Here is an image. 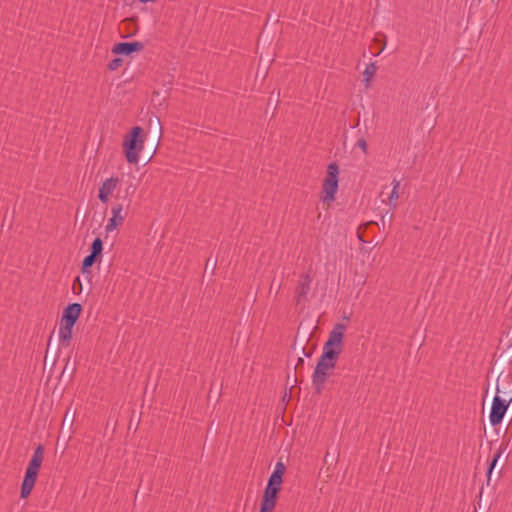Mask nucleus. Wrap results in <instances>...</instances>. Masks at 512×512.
Here are the masks:
<instances>
[{
    "mask_svg": "<svg viewBox=\"0 0 512 512\" xmlns=\"http://www.w3.org/2000/svg\"><path fill=\"white\" fill-rule=\"evenodd\" d=\"M125 219V213L123 205L117 203L111 208V217L108 219V222L105 226V231L107 233L113 232L119 226H121Z\"/></svg>",
    "mask_w": 512,
    "mask_h": 512,
    "instance_id": "8",
    "label": "nucleus"
},
{
    "mask_svg": "<svg viewBox=\"0 0 512 512\" xmlns=\"http://www.w3.org/2000/svg\"><path fill=\"white\" fill-rule=\"evenodd\" d=\"M339 183V167L331 162L326 169V175L322 183L321 200L323 203H332L336 199Z\"/></svg>",
    "mask_w": 512,
    "mask_h": 512,
    "instance_id": "4",
    "label": "nucleus"
},
{
    "mask_svg": "<svg viewBox=\"0 0 512 512\" xmlns=\"http://www.w3.org/2000/svg\"><path fill=\"white\" fill-rule=\"evenodd\" d=\"M345 331V324H335L329 333L327 341L324 343L322 354L312 374V383L318 392L323 389L325 382L332 375L336 367L339 356L343 351Z\"/></svg>",
    "mask_w": 512,
    "mask_h": 512,
    "instance_id": "1",
    "label": "nucleus"
},
{
    "mask_svg": "<svg viewBox=\"0 0 512 512\" xmlns=\"http://www.w3.org/2000/svg\"><path fill=\"white\" fill-rule=\"evenodd\" d=\"M356 146L360 148L364 153H367V142L364 138L358 139Z\"/></svg>",
    "mask_w": 512,
    "mask_h": 512,
    "instance_id": "19",
    "label": "nucleus"
},
{
    "mask_svg": "<svg viewBox=\"0 0 512 512\" xmlns=\"http://www.w3.org/2000/svg\"><path fill=\"white\" fill-rule=\"evenodd\" d=\"M136 190H137L136 184H133V183L128 184L124 190L123 198L130 200L134 196Z\"/></svg>",
    "mask_w": 512,
    "mask_h": 512,
    "instance_id": "17",
    "label": "nucleus"
},
{
    "mask_svg": "<svg viewBox=\"0 0 512 512\" xmlns=\"http://www.w3.org/2000/svg\"><path fill=\"white\" fill-rule=\"evenodd\" d=\"M102 250H103V242L99 237H97L92 242L90 254H92L93 256H95L97 258L101 255Z\"/></svg>",
    "mask_w": 512,
    "mask_h": 512,
    "instance_id": "15",
    "label": "nucleus"
},
{
    "mask_svg": "<svg viewBox=\"0 0 512 512\" xmlns=\"http://www.w3.org/2000/svg\"><path fill=\"white\" fill-rule=\"evenodd\" d=\"M80 313H81V305L80 304H78V303L70 304L65 308L61 322L74 326L77 319L79 318Z\"/></svg>",
    "mask_w": 512,
    "mask_h": 512,
    "instance_id": "11",
    "label": "nucleus"
},
{
    "mask_svg": "<svg viewBox=\"0 0 512 512\" xmlns=\"http://www.w3.org/2000/svg\"><path fill=\"white\" fill-rule=\"evenodd\" d=\"M96 259L97 258L95 256H93L92 254L87 255L82 261L83 270H86L87 268L91 267L94 264V262L96 261Z\"/></svg>",
    "mask_w": 512,
    "mask_h": 512,
    "instance_id": "18",
    "label": "nucleus"
},
{
    "mask_svg": "<svg viewBox=\"0 0 512 512\" xmlns=\"http://www.w3.org/2000/svg\"><path fill=\"white\" fill-rule=\"evenodd\" d=\"M312 278L308 274L301 275L296 287V302L297 304L304 303L307 299V295L310 291Z\"/></svg>",
    "mask_w": 512,
    "mask_h": 512,
    "instance_id": "9",
    "label": "nucleus"
},
{
    "mask_svg": "<svg viewBox=\"0 0 512 512\" xmlns=\"http://www.w3.org/2000/svg\"><path fill=\"white\" fill-rule=\"evenodd\" d=\"M502 453H503L502 449H499L497 452H495L493 458L491 459V461L489 463V467H488V471H487V480H488V482L490 481L492 471L495 468V466H496L499 458L501 457Z\"/></svg>",
    "mask_w": 512,
    "mask_h": 512,
    "instance_id": "16",
    "label": "nucleus"
},
{
    "mask_svg": "<svg viewBox=\"0 0 512 512\" xmlns=\"http://www.w3.org/2000/svg\"><path fill=\"white\" fill-rule=\"evenodd\" d=\"M381 224L383 227L385 226V216L384 215L381 217Z\"/></svg>",
    "mask_w": 512,
    "mask_h": 512,
    "instance_id": "21",
    "label": "nucleus"
},
{
    "mask_svg": "<svg viewBox=\"0 0 512 512\" xmlns=\"http://www.w3.org/2000/svg\"><path fill=\"white\" fill-rule=\"evenodd\" d=\"M44 460V448L39 445L33 452V455L28 463L26 468L25 476L21 485V498H27L37 481V476L39 473V469Z\"/></svg>",
    "mask_w": 512,
    "mask_h": 512,
    "instance_id": "3",
    "label": "nucleus"
},
{
    "mask_svg": "<svg viewBox=\"0 0 512 512\" xmlns=\"http://www.w3.org/2000/svg\"><path fill=\"white\" fill-rule=\"evenodd\" d=\"M141 133V127H133L123 141L125 157L130 164H137L139 161V153L143 149V140L139 139Z\"/></svg>",
    "mask_w": 512,
    "mask_h": 512,
    "instance_id": "5",
    "label": "nucleus"
},
{
    "mask_svg": "<svg viewBox=\"0 0 512 512\" xmlns=\"http://www.w3.org/2000/svg\"><path fill=\"white\" fill-rule=\"evenodd\" d=\"M143 44L140 42H121L114 45L112 52L114 54L130 55L133 52L141 51Z\"/></svg>",
    "mask_w": 512,
    "mask_h": 512,
    "instance_id": "10",
    "label": "nucleus"
},
{
    "mask_svg": "<svg viewBox=\"0 0 512 512\" xmlns=\"http://www.w3.org/2000/svg\"><path fill=\"white\" fill-rule=\"evenodd\" d=\"M121 64V60L120 59H114L110 64H109V68L111 70H114L116 68H118V66Z\"/></svg>",
    "mask_w": 512,
    "mask_h": 512,
    "instance_id": "20",
    "label": "nucleus"
},
{
    "mask_svg": "<svg viewBox=\"0 0 512 512\" xmlns=\"http://www.w3.org/2000/svg\"><path fill=\"white\" fill-rule=\"evenodd\" d=\"M73 325L61 322L58 330V337L61 343H69L72 338Z\"/></svg>",
    "mask_w": 512,
    "mask_h": 512,
    "instance_id": "14",
    "label": "nucleus"
},
{
    "mask_svg": "<svg viewBox=\"0 0 512 512\" xmlns=\"http://www.w3.org/2000/svg\"><path fill=\"white\" fill-rule=\"evenodd\" d=\"M119 183L120 179L117 176H111L102 181L98 189V199L102 204L109 203Z\"/></svg>",
    "mask_w": 512,
    "mask_h": 512,
    "instance_id": "7",
    "label": "nucleus"
},
{
    "mask_svg": "<svg viewBox=\"0 0 512 512\" xmlns=\"http://www.w3.org/2000/svg\"><path fill=\"white\" fill-rule=\"evenodd\" d=\"M377 72V65L374 62H370L366 65L363 72V83L366 88L371 86V82Z\"/></svg>",
    "mask_w": 512,
    "mask_h": 512,
    "instance_id": "13",
    "label": "nucleus"
},
{
    "mask_svg": "<svg viewBox=\"0 0 512 512\" xmlns=\"http://www.w3.org/2000/svg\"><path fill=\"white\" fill-rule=\"evenodd\" d=\"M497 393H499L498 388ZM511 401L512 398L505 400L501 398L499 394L494 396L489 414V421L492 426H496L502 422Z\"/></svg>",
    "mask_w": 512,
    "mask_h": 512,
    "instance_id": "6",
    "label": "nucleus"
},
{
    "mask_svg": "<svg viewBox=\"0 0 512 512\" xmlns=\"http://www.w3.org/2000/svg\"><path fill=\"white\" fill-rule=\"evenodd\" d=\"M284 472L285 465L282 462H277L264 490L259 512L274 511L278 499V494L281 490Z\"/></svg>",
    "mask_w": 512,
    "mask_h": 512,
    "instance_id": "2",
    "label": "nucleus"
},
{
    "mask_svg": "<svg viewBox=\"0 0 512 512\" xmlns=\"http://www.w3.org/2000/svg\"><path fill=\"white\" fill-rule=\"evenodd\" d=\"M400 181L396 178L392 181V190L387 197V203L391 209H395L399 199Z\"/></svg>",
    "mask_w": 512,
    "mask_h": 512,
    "instance_id": "12",
    "label": "nucleus"
}]
</instances>
